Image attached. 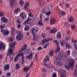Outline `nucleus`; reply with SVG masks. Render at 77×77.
I'll return each mask as SVG.
<instances>
[{
    "label": "nucleus",
    "instance_id": "f257e3e1",
    "mask_svg": "<svg viewBox=\"0 0 77 77\" xmlns=\"http://www.w3.org/2000/svg\"><path fill=\"white\" fill-rule=\"evenodd\" d=\"M47 60L49 61L50 59H49L48 56H46V58H45L43 60L44 62L43 63L42 65L45 66H46L48 68H53V66L52 64L49 63V64H48L45 63L47 62Z\"/></svg>",
    "mask_w": 77,
    "mask_h": 77
},
{
    "label": "nucleus",
    "instance_id": "f03ea898",
    "mask_svg": "<svg viewBox=\"0 0 77 77\" xmlns=\"http://www.w3.org/2000/svg\"><path fill=\"white\" fill-rule=\"evenodd\" d=\"M75 62V61H74V60L71 59L70 60V62L69 63V66H68V65H66L65 64L64 65L65 68L67 69H69V68L72 67V66H74V64Z\"/></svg>",
    "mask_w": 77,
    "mask_h": 77
},
{
    "label": "nucleus",
    "instance_id": "7ed1b4c3",
    "mask_svg": "<svg viewBox=\"0 0 77 77\" xmlns=\"http://www.w3.org/2000/svg\"><path fill=\"white\" fill-rule=\"evenodd\" d=\"M16 44H17V42H14L13 43H12L10 44V46L11 48H10V56H11V54H13V51H14V47H15Z\"/></svg>",
    "mask_w": 77,
    "mask_h": 77
},
{
    "label": "nucleus",
    "instance_id": "20e7f679",
    "mask_svg": "<svg viewBox=\"0 0 77 77\" xmlns=\"http://www.w3.org/2000/svg\"><path fill=\"white\" fill-rule=\"evenodd\" d=\"M62 53H60V55L58 57H57L56 58V60L57 63L58 64V65L60 66V65H61L62 64H61V63H60L59 62V60H62V59H63V54H62Z\"/></svg>",
    "mask_w": 77,
    "mask_h": 77
},
{
    "label": "nucleus",
    "instance_id": "39448f33",
    "mask_svg": "<svg viewBox=\"0 0 77 77\" xmlns=\"http://www.w3.org/2000/svg\"><path fill=\"white\" fill-rule=\"evenodd\" d=\"M24 55V54L23 53H20L19 54H18L16 55L14 58V61L15 62H17V60H18V57L20 56H22Z\"/></svg>",
    "mask_w": 77,
    "mask_h": 77
},
{
    "label": "nucleus",
    "instance_id": "423d86ee",
    "mask_svg": "<svg viewBox=\"0 0 77 77\" xmlns=\"http://www.w3.org/2000/svg\"><path fill=\"white\" fill-rule=\"evenodd\" d=\"M23 35L21 34H19L16 36V39L18 41H20L23 39Z\"/></svg>",
    "mask_w": 77,
    "mask_h": 77
},
{
    "label": "nucleus",
    "instance_id": "0eeeda50",
    "mask_svg": "<svg viewBox=\"0 0 77 77\" xmlns=\"http://www.w3.org/2000/svg\"><path fill=\"white\" fill-rule=\"evenodd\" d=\"M54 42H55V43H56L57 44V48L55 51V52L56 53H58V52H59V51H60V47H59V44L58 43V42H57V40H55L54 41Z\"/></svg>",
    "mask_w": 77,
    "mask_h": 77
},
{
    "label": "nucleus",
    "instance_id": "6e6552de",
    "mask_svg": "<svg viewBox=\"0 0 77 77\" xmlns=\"http://www.w3.org/2000/svg\"><path fill=\"white\" fill-rule=\"evenodd\" d=\"M35 52L32 53H31L30 54L29 56L27 55L26 56V59H29L30 60H32V57H33V55L34 54Z\"/></svg>",
    "mask_w": 77,
    "mask_h": 77
},
{
    "label": "nucleus",
    "instance_id": "1a4fd4ad",
    "mask_svg": "<svg viewBox=\"0 0 77 77\" xmlns=\"http://www.w3.org/2000/svg\"><path fill=\"white\" fill-rule=\"evenodd\" d=\"M1 32L3 33L4 35H8L9 33V32L8 30H5V29H1Z\"/></svg>",
    "mask_w": 77,
    "mask_h": 77
},
{
    "label": "nucleus",
    "instance_id": "9d476101",
    "mask_svg": "<svg viewBox=\"0 0 77 77\" xmlns=\"http://www.w3.org/2000/svg\"><path fill=\"white\" fill-rule=\"evenodd\" d=\"M62 70L60 69L59 70V72L60 73L61 75L60 77H66V74L65 73H62Z\"/></svg>",
    "mask_w": 77,
    "mask_h": 77
},
{
    "label": "nucleus",
    "instance_id": "9b49d317",
    "mask_svg": "<svg viewBox=\"0 0 77 77\" xmlns=\"http://www.w3.org/2000/svg\"><path fill=\"white\" fill-rule=\"evenodd\" d=\"M56 20L55 18L51 19L50 20V24L51 25H54L56 22Z\"/></svg>",
    "mask_w": 77,
    "mask_h": 77
},
{
    "label": "nucleus",
    "instance_id": "f8f14e48",
    "mask_svg": "<svg viewBox=\"0 0 77 77\" xmlns=\"http://www.w3.org/2000/svg\"><path fill=\"white\" fill-rule=\"evenodd\" d=\"M1 21L3 23H7L8 22V19H6V18L5 17H2L1 18Z\"/></svg>",
    "mask_w": 77,
    "mask_h": 77
},
{
    "label": "nucleus",
    "instance_id": "ddd939ff",
    "mask_svg": "<svg viewBox=\"0 0 77 77\" xmlns=\"http://www.w3.org/2000/svg\"><path fill=\"white\" fill-rule=\"evenodd\" d=\"M5 49V45L3 42L0 43V49Z\"/></svg>",
    "mask_w": 77,
    "mask_h": 77
},
{
    "label": "nucleus",
    "instance_id": "4468645a",
    "mask_svg": "<svg viewBox=\"0 0 77 77\" xmlns=\"http://www.w3.org/2000/svg\"><path fill=\"white\" fill-rule=\"evenodd\" d=\"M20 17L23 19V20H24L26 18V15L25 14H24V13L22 12L20 15Z\"/></svg>",
    "mask_w": 77,
    "mask_h": 77
},
{
    "label": "nucleus",
    "instance_id": "2eb2a0df",
    "mask_svg": "<svg viewBox=\"0 0 77 77\" xmlns=\"http://www.w3.org/2000/svg\"><path fill=\"white\" fill-rule=\"evenodd\" d=\"M49 11H50V9H49V8H45L43 9V10H42V12L44 14H45V13H46V12H48Z\"/></svg>",
    "mask_w": 77,
    "mask_h": 77
},
{
    "label": "nucleus",
    "instance_id": "dca6fc26",
    "mask_svg": "<svg viewBox=\"0 0 77 77\" xmlns=\"http://www.w3.org/2000/svg\"><path fill=\"white\" fill-rule=\"evenodd\" d=\"M38 32V30H36L35 29H32V33L33 35V36H35V32L37 33Z\"/></svg>",
    "mask_w": 77,
    "mask_h": 77
},
{
    "label": "nucleus",
    "instance_id": "f3484780",
    "mask_svg": "<svg viewBox=\"0 0 77 77\" xmlns=\"http://www.w3.org/2000/svg\"><path fill=\"white\" fill-rule=\"evenodd\" d=\"M30 20H32L29 17L26 20L23 22L24 25H26V24H28L29 23V21H30Z\"/></svg>",
    "mask_w": 77,
    "mask_h": 77
},
{
    "label": "nucleus",
    "instance_id": "a211bd4d",
    "mask_svg": "<svg viewBox=\"0 0 77 77\" xmlns=\"http://www.w3.org/2000/svg\"><path fill=\"white\" fill-rule=\"evenodd\" d=\"M9 68V65L8 64H6L4 65V69L5 71H6V70H8Z\"/></svg>",
    "mask_w": 77,
    "mask_h": 77
},
{
    "label": "nucleus",
    "instance_id": "6ab92c4d",
    "mask_svg": "<svg viewBox=\"0 0 77 77\" xmlns=\"http://www.w3.org/2000/svg\"><path fill=\"white\" fill-rule=\"evenodd\" d=\"M59 14H61L62 16H63L66 15V12L64 11H61L60 12H58Z\"/></svg>",
    "mask_w": 77,
    "mask_h": 77
},
{
    "label": "nucleus",
    "instance_id": "aec40b11",
    "mask_svg": "<svg viewBox=\"0 0 77 77\" xmlns=\"http://www.w3.org/2000/svg\"><path fill=\"white\" fill-rule=\"evenodd\" d=\"M50 40H51V39H45L43 40L42 41V44L43 45L45 44L46 42H47L50 41Z\"/></svg>",
    "mask_w": 77,
    "mask_h": 77
},
{
    "label": "nucleus",
    "instance_id": "412c9836",
    "mask_svg": "<svg viewBox=\"0 0 77 77\" xmlns=\"http://www.w3.org/2000/svg\"><path fill=\"white\" fill-rule=\"evenodd\" d=\"M39 5L41 6H43L45 5V3L43 1H41L39 2Z\"/></svg>",
    "mask_w": 77,
    "mask_h": 77
},
{
    "label": "nucleus",
    "instance_id": "4be33fe9",
    "mask_svg": "<svg viewBox=\"0 0 77 77\" xmlns=\"http://www.w3.org/2000/svg\"><path fill=\"white\" fill-rule=\"evenodd\" d=\"M66 48H67V49L71 48V45L68 43H66Z\"/></svg>",
    "mask_w": 77,
    "mask_h": 77
},
{
    "label": "nucleus",
    "instance_id": "5701e85b",
    "mask_svg": "<svg viewBox=\"0 0 77 77\" xmlns=\"http://www.w3.org/2000/svg\"><path fill=\"white\" fill-rule=\"evenodd\" d=\"M23 70L24 72H28L30 70V69H29V67H24L23 69Z\"/></svg>",
    "mask_w": 77,
    "mask_h": 77
},
{
    "label": "nucleus",
    "instance_id": "b1692460",
    "mask_svg": "<svg viewBox=\"0 0 77 77\" xmlns=\"http://www.w3.org/2000/svg\"><path fill=\"white\" fill-rule=\"evenodd\" d=\"M57 32V29L56 28H54L52 30H51L50 31V33H56V32Z\"/></svg>",
    "mask_w": 77,
    "mask_h": 77
},
{
    "label": "nucleus",
    "instance_id": "393cba45",
    "mask_svg": "<svg viewBox=\"0 0 77 77\" xmlns=\"http://www.w3.org/2000/svg\"><path fill=\"white\" fill-rule=\"evenodd\" d=\"M15 30L14 28V27H13L11 28V35H12V36H13V35H14V32H15Z\"/></svg>",
    "mask_w": 77,
    "mask_h": 77
},
{
    "label": "nucleus",
    "instance_id": "a878e982",
    "mask_svg": "<svg viewBox=\"0 0 77 77\" xmlns=\"http://www.w3.org/2000/svg\"><path fill=\"white\" fill-rule=\"evenodd\" d=\"M68 21L71 23L73 22V21H74V18L72 17H70L69 19L68 20Z\"/></svg>",
    "mask_w": 77,
    "mask_h": 77
},
{
    "label": "nucleus",
    "instance_id": "bb28decb",
    "mask_svg": "<svg viewBox=\"0 0 77 77\" xmlns=\"http://www.w3.org/2000/svg\"><path fill=\"white\" fill-rule=\"evenodd\" d=\"M57 37L58 39H60V38H61V37H62V36H61L60 32H58L57 33Z\"/></svg>",
    "mask_w": 77,
    "mask_h": 77
},
{
    "label": "nucleus",
    "instance_id": "cd10ccee",
    "mask_svg": "<svg viewBox=\"0 0 77 77\" xmlns=\"http://www.w3.org/2000/svg\"><path fill=\"white\" fill-rule=\"evenodd\" d=\"M65 44V41L64 40H62L61 41L60 44L61 46L63 47L64 46Z\"/></svg>",
    "mask_w": 77,
    "mask_h": 77
},
{
    "label": "nucleus",
    "instance_id": "c85d7f7f",
    "mask_svg": "<svg viewBox=\"0 0 77 77\" xmlns=\"http://www.w3.org/2000/svg\"><path fill=\"white\" fill-rule=\"evenodd\" d=\"M27 45H25L22 49H21L20 51H23V50H26V48H27Z\"/></svg>",
    "mask_w": 77,
    "mask_h": 77
},
{
    "label": "nucleus",
    "instance_id": "c756f323",
    "mask_svg": "<svg viewBox=\"0 0 77 77\" xmlns=\"http://www.w3.org/2000/svg\"><path fill=\"white\" fill-rule=\"evenodd\" d=\"M29 5V2H28L26 3L25 5L24 6V8L26 9H27V6H28Z\"/></svg>",
    "mask_w": 77,
    "mask_h": 77
},
{
    "label": "nucleus",
    "instance_id": "7c9ffc66",
    "mask_svg": "<svg viewBox=\"0 0 77 77\" xmlns=\"http://www.w3.org/2000/svg\"><path fill=\"white\" fill-rule=\"evenodd\" d=\"M20 11V8H17L15 10L14 13L15 14H17L18 12H19Z\"/></svg>",
    "mask_w": 77,
    "mask_h": 77
},
{
    "label": "nucleus",
    "instance_id": "2f4dec72",
    "mask_svg": "<svg viewBox=\"0 0 77 77\" xmlns=\"http://www.w3.org/2000/svg\"><path fill=\"white\" fill-rule=\"evenodd\" d=\"M8 50V52L7 53V56H9V55H10V43L9 44V48Z\"/></svg>",
    "mask_w": 77,
    "mask_h": 77
},
{
    "label": "nucleus",
    "instance_id": "473e14b6",
    "mask_svg": "<svg viewBox=\"0 0 77 77\" xmlns=\"http://www.w3.org/2000/svg\"><path fill=\"white\" fill-rule=\"evenodd\" d=\"M51 11L50 10L48 12L46 13L45 14L46 15H50V14H51Z\"/></svg>",
    "mask_w": 77,
    "mask_h": 77
},
{
    "label": "nucleus",
    "instance_id": "72a5a7b5",
    "mask_svg": "<svg viewBox=\"0 0 77 77\" xmlns=\"http://www.w3.org/2000/svg\"><path fill=\"white\" fill-rule=\"evenodd\" d=\"M16 66L17 69H18L20 68V65L18 64H17L16 65Z\"/></svg>",
    "mask_w": 77,
    "mask_h": 77
},
{
    "label": "nucleus",
    "instance_id": "f704fd0d",
    "mask_svg": "<svg viewBox=\"0 0 77 77\" xmlns=\"http://www.w3.org/2000/svg\"><path fill=\"white\" fill-rule=\"evenodd\" d=\"M29 29V26H26L24 28V30L25 31H27Z\"/></svg>",
    "mask_w": 77,
    "mask_h": 77
},
{
    "label": "nucleus",
    "instance_id": "c9c22d12",
    "mask_svg": "<svg viewBox=\"0 0 77 77\" xmlns=\"http://www.w3.org/2000/svg\"><path fill=\"white\" fill-rule=\"evenodd\" d=\"M38 24L39 26H43V23L41 20H40L38 22Z\"/></svg>",
    "mask_w": 77,
    "mask_h": 77
},
{
    "label": "nucleus",
    "instance_id": "e433bc0d",
    "mask_svg": "<svg viewBox=\"0 0 77 77\" xmlns=\"http://www.w3.org/2000/svg\"><path fill=\"white\" fill-rule=\"evenodd\" d=\"M64 26H65L66 27H69V24H68L67 22H66L64 23Z\"/></svg>",
    "mask_w": 77,
    "mask_h": 77
},
{
    "label": "nucleus",
    "instance_id": "4c0bfd02",
    "mask_svg": "<svg viewBox=\"0 0 77 77\" xmlns=\"http://www.w3.org/2000/svg\"><path fill=\"white\" fill-rule=\"evenodd\" d=\"M49 19L50 18H49V17L48 16L47 17L44 19V20L45 21H49Z\"/></svg>",
    "mask_w": 77,
    "mask_h": 77
},
{
    "label": "nucleus",
    "instance_id": "58836bf2",
    "mask_svg": "<svg viewBox=\"0 0 77 77\" xmlns=\"http://www.w3.org/2000/svg\"><path fill=\"white\" fill-rule=\"evenodd\" d=\"M33 40H34V41H36L38 40V37L35 36V35L34 36Z\"/></svg>",
    "mask_w": 77,
    "mask_h": 77
},
{
    "label": "nucleus",
    "instance_id": "ea45409f",
    "mask_svg": "<svg viewBox=\"0 0 77 77\" xmlns=\"http://www.w3.org/2000/svg\"><path fill=\"white\" fill-rule=\"evenodd\" d=\"M53 52L52 51H51L49 54V56H51H51H53Z\"/></svg>",
    "mask_w": 77,
    "mask_h": 77
},
{
    "label": "nucleus",
    "instance_id": "a19ab883",
    "mask_svg": "<svg viewBox=\"0 0 77 77\" xmlns=\"http://www.w3.org/2000/svg\"><path fill=\"white\" fill-rule=\"evenodd\" d=\"M22 64H24V57L23 56L22 57Z\"/></svg>",
    "mask_w": 77,
    "mask_h": 77
},
{
    "label": "nucleus",
    "instance_id": "79ce46f5",
    "mask_svg": "<svg viewBox=\"0 0 77 77\" xmlns=\"http://www.w3.org/2000/svg\"><path fill=\"white\" fill-rule=\"evenodd\" d=\"M70 51L69 50L67 51L66 53L68 56H69V55H70Z\"/></svg>",
    "mask_w": 77,
    "mask_h": 77
},
{
    "label": "nucleus",
    "instance_id": "37998d69",
    "mask_svg": "<svg viewBox=\"0 0 77 77\" xmlns=\"http://www.w3.org/2000/svg\"><path fill=\"white\" fill-rule=\"evenodd\" d=\"M70 6V4H66V7L67 8H69V6Z\"/></svg>",
    "mask_w": 77,
    "mask_h": 77
},
{
    "label": "nucleus",
    "instance_id": "c03bdc74",
    "mask_svg": "<svg viewBox=\"0 0 77 77\" xmlns=\"http://www.w3.org/2000/svg\"><path fill=\"white\" fill-rule=\"evenodd\" d=\"M72 55L74 56H75L76 55V52L74 51H72Z\"/></svg>",
    "mask_w": 77,
    "mask_h": 77
},
{
    "label": "nucleus",
    "instance_id": "a18cd8bd",
    "mask_svg": "<svg viewBox=\"0 0 77 77\" xmlns=\"http://www.w3.org/2000/svg\"><path fill=\"white\" fill-rule=\"evenodd\" d=\"M72 42H74L75 44V43L77 42V40H75L74 39H72Z\"/></svg>",
    "mask_w": 77,
    "mask_h": 77
},
{
    "label": "nucleus",
    "instance_id": "49530a36",
    "mask_svg": "<svg viewBox=\"0 0 77 77\" xmlns=\"http://www.w3.org/2000/svg\"><path fill=\"white\" fill-rule=\"evenodd\" d=\"M52 77H57V75L56 73H53Z\"/></svg>",
    "mask_w": 77,
    "mask_h": 77
},
{
    "label": "nucleus",
    "instance_id": "de8ad7c7",
    "mask_svg": "<svg viewBox=\"0 0 77 77\" xmlns=\"http://www.w3.org/2000/svg\"><path fill=\"white\" fill-rule=\"evenodd\" d=\"M35 58L36 60H38V53H36L35 54Z\"/></svg>",
    "mask_w": 77,
    "mask_h": 77
},
{
    "label": "nucleus",
    "instance_id": "09e8293b",
    "mask_svg": "<svg viewBox=\"0 0 77 77\" xmlns=\"http://www.w3.org/2000/svg\"><path fill=\"white\" fill-rule=\"evenodd\" d=\"M49 44V43H48L47 44H46L45 46H44L43 47L44 48H47V45H48Z\"/></svg>",
    "mask_w": 77,
    "mask_h": 77
},
{
    "label": "nucleus",
    "instance_id": "8fccbe9b",
    "mask_svg": "<svg viewBox=\"0 0 77 77\" xmlns=\"http://www.w3.org/2000/svg\"><path fill=\"white\" fill-rule=\"evenodd\" d=\"M20 5H23L24 4V2L23 1H20Z\"/></svg>",
    "mask_w": 77,
    "mask_h": 77
},
{
    "label": "nucleus",
    "instance_id": "3c124183",
    "mask_svg": "<svg viewBox=\"0 0 77 77\" xmlns=\"http://www.w3.org/2000/svg\"><path fill=\"white\" fill-rule=\"evenodd\" d=\"M38 50H42V47H39L38 48Z\"/></svg>",
    "mask_w": 77,
    "mask_h": 77
},
{
    "label": "nucleus",
    "instance_id": "603ef678",
    "mask_svg": "<svg viewBox=\"0 0 77 77\" xmlns=\"http://www.w3.org/2000/svg\"><path fill=\"white\" fill-rule=\"evenodd\" d=\"M17 27L18 29H20V27H21V24L20 23H18L17 25Z\"/></svg>",
    "mask_w": 77,
    "mask_h": 77
},
{
    "label": "nucleus",
    "instance_id": "864d4df0",
    "mask_svg": "<svg viewBox=\"0 0 77 77\" xmlns=\"http://www.w3.org/2000/svg\"><path fill=\"white\" fill-rule=\"evenodd\" d=\"M14 40V38L13 37H11L10 38V42H11L12 41H13Z\"/></svg>",
    "mask_w": 77,
    "mask_h": 77
},
{
    "label": "nucleus",
    "instance_id": "5fc2aeb1",
    "mask_svg": "<svg viewBox=\"0 0 77 77\" xmlns=\"http://www.w3.org/2000/svg\"><path fill=\"white\" fill-rule=\"evenodd\" d=\"M71 28L72 29H75V25H73L72 26Z\"/></svg>",
    "mask_w": 77,
    "mask_h": 77
},
{
    "label": "nucleus",
    "instance_id": "6e6d98bb",
    "mask_svg": "<svg viewBox=\"0 0 77 77\" xmlns=\"http://www.w3.org/2000/svg\"><path fill=\"white\" fill-rule=\"evenodd\" d=\"M3 12H0V17L3 16Z\"/></svg>",
    "mask_w": 77,
    "mask_h": 77
},
{
    "label": "nucleus",
    "instance_id": "4d7b16f0",
    "mask_svg": "<svg viewBox=\"0 0 77 77\" xmlns=\"http://www.w3.org/2000/svg\"><path fill=\"white\" fill-rule=\"evenodd\" d=\"M42 36L43 38H45V34H43L42 35Z\"/></svg>",
    "mask_w": 77,
    "mask_h": 77
},
{
    "label": "nucleus",
    "instance_id": "13d9d810",
    "mask_svg": "<svg viewBox=\"0 0 77 77\" xmlns=\"http://www.w3.org/2000/svg\"><path fill=\"white\" fill-rule=\"evenodd\" d=\"M43 14L42 13H41L40 14V17L41 18V20H42V15Z\"/></svg>",
    "mask_w": 77,
    "mask_h": 77
},
{
    "label": "nucleus",
    "instance_id": "bf43d9fd",
    "mask_svg": "<svg viewBox=\"0 0 77 77\" xmlns=\"http://www.w3.org/2000/svg\"><path fill=\"white\" fill-rule=\"evenodd\" d=\"M4 28V26L2 25H0V28L1 29H1H2L3 28Z\"/></svg>",
    "mask_w": 77,
    "mask_h": 77
},
{
    "label": "nucleus",
    "instance_id": "052dcab7",
    "mask_svg": "<svg viewBox=\"0 0 77 77\" xmlns=\"http://www.w3.org/2000/svg\"><path fill=\"white\" fill-rule=\"evenodd\" d=\"M29 16L31 17H33V15H32V13H29Z\"/></svg>",
    "mask_w": 77,
    "mask_h": 77
},
{
    "label": "nucleus",
    "instance_id": "680f3d73",
    "mask_svg": "<svg viewBox=\"0 0 77 77\" xmlns=\"http://www.w3.org/2000/svg\"><path fill=\"white\" fill-rule=\"evenodd\" d=\"M33 63H32L30 65H29V67H32L33 66Z\"/></svg>",
    "mask_w": 77,
    "mask_h": 77
},
{
    "label": "nucleus",
    "instance_id": "e2e57ef3",
    "mask_svg": "<svg viewBox=\"0 0 77 77\" xmlns=\"http://www.w3.org/2000/svg\"><path fill=\"white\" fill-rule=\"evenodd\" d=\"M13 59H14V57H11L10 58V61H12V60H13Z\"/></svg>",
    "mask_w": 77,
    "mask_h": 77
},
{
    "label": "nucleus",
    "instance_id": "0e129e2a",
    "mask_svg": "<svg viewBox=\"0 0 77 77\" xmlns=\"http://www.w3.org/2000/svg\"><path fill=\"white\" fill-rule=\"evenodd\" d=\"M42 70L44 72H45L47 71V69L45 68H43Z\"/></svg>",
    "mask_w": 77,
    "mask_h": 77
},
{
    "label": "nucleus",
    "instance_id": "69168bd1",
    "mask_svg": "<svg viewBox=\"0 0 77 77\" xmlns=\"http://www.w3.org/2000/svg\"><path fill=\"white\" fill-rule=\"evenodd\" d=\"M46 29L47 30H50V27H46Z\"/></svg>",
    "mask_w": 77,
    "mask_h": 77
},
{
    "label": "nucleus",
    "instance_id": "338daca9",
    "mask_svg": "<svg viewBox=\"0 0 77 77\" xmlns=\"http://www.w3.org/2000/svg\"><path fill=\"white\" fill-rule=\"evenodd\" d=\"M17 22L18 23V24H20L21 23V22H20V21L18 20H17Z\"/></svg>",
    "mask_w": 77,
    "mask_h": 77
},
{
    "label": "nucleus",
    "instance_id": "774afa93",
    "mask_svg": "<svg viewBox=\"0 0 77 77\" xmlns=\"http://www.w3.org/2000/svg\"><path fill=\"white\" fill-rule=\"evenodd\" d=\"M35 43H32L31 44V45H35Z\"/></svg>",
    "mask_w": 77,
    "mask_h": 77
}]
</instances>
